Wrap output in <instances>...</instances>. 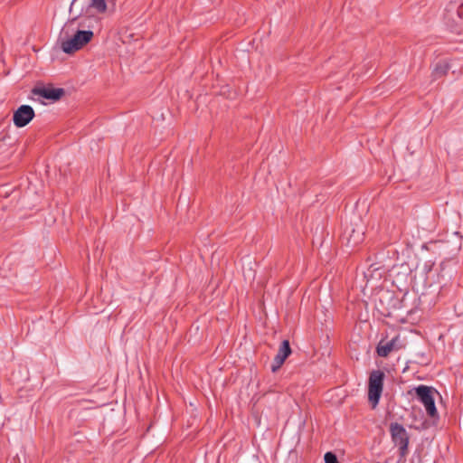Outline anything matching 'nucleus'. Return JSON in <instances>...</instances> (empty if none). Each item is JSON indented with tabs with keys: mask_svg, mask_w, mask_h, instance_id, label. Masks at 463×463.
Here are the masks:
<instances>
[{
	"mask_svg": "<svg viewBox=\"0 0 463 463\" xmlns=\"http://www.w3.org/2000/svg\"><path fill=\"white\" fill-rule=\"evenodd\" d=\"M74 19H71L62 29L61 34V48L65 53H73L81 49L93 37L92 31L77 30L72 35H69L70 28L73 25Z\"/></svg>",
	"mask_w": 463,
	"mask_h": 463,
	"instance_id": "1",
	"label": "nucleus"
},
{
	"mask_svg": "<svg viewBox=\"0 0 463 463\" xmlns=\"http://www.w3.org/2000/svg\"><path fill=\"white\" fill-rule=\"evenodd\" d=\"M384 373L380 371H373L369 376L368 401L374 409L380 401L383 388Z\"/></svg>",
	"mask_w": 463,
	"mask_h": 463,
	"instance_id": "2",
	"label": "nucleus"
},
{
	"mask_svg": "<svg viewBox=\"0 0 463 463\" xmlns=\"http://www.w3.org/2000/svg\"><path fill=\"white\" fill-rule=\"evenodd\" d=\"M414 392L419 401L425 407L427 414L435 418L438 416V411L435 406L434 392L435 390L432 387L426 385H419L414 388Z\"/></svg>",
	"mask_w": 463,
	"mask_h": 463,
	"instance_id": "3",
	"label": "nucleus"
},
{
	"mask_svg": "<svg viewBox=\"0 0 463 463\" xmlns=\"http://www.w3.org/2000/svg\"><path fill=\"white\" fill-rule=\"evenodd\" d=\"M392 439L399 447L401 456H405L408 451L409 435L405 428L397 422L390 426Z\"/></svg>",
	"mask_w": 463,
	"mask_h": 463,
	"instance_id": "4",
	"label": "nucleus"
},
{
	"mask_svg": "<svg viewBox=\"0 0 463 463\" xmlns=\"http://www.w3.org/2000/svg\"><path fill=\"white\" fill-rule=\"evenodd\" d=\"M34 117V111L29 105H22L14 111V123L18 128L26 126Z\"/></svg>",
	"mask_w": 463,
	"mask_h": 463,
	"instance_id": "5",
	"label": "nucleus"
},
{
	"mask_svg": "<svg viewBox=\"0 0 463 463\" xmlns=\"http://www.w3.org/2000/svg\"><path fill=\"white\" fill-rule=\"evenodd\" d=\"M33 93L43 99L56 101L64 95L65 91L61 88H40L34 89Z\"/></svg>",
	"mask_w": 463,
	"mask_h": 463,
	"instance_id": "6",
	"label": "nucleus"
},
{
	"mask_svg": "<svg viewBox=\"0 0 463 463\" xmlns=\"http://www.w3.org/2000/svg\"><path fill=\"white\" fill-rule=\"evenodd\" d=\"M400 342L399 337L396 336L388 342H380L377 345V354L381 357H386L393 350H398V343Z\"/></svg>",
	"mask_w": 463,
	"mask_h": 463,
	"instance_id": "7",
	"label": "nucleus"
},
{
	"mask_svg": "<svg viewBox=\"0 0 463 463\" xmlns=\"http://www.w3.org/2000/svg\"><path fill=\"white\" fill-rule=\"evenodd\" d=\"M291 354V349L289 346V342L288 340H284L279 349L278 354L275 356V362L278 364H284L285 360Z\"/></svg>",
	"mask_w": 463,
	"mask_h": 463,
	"instance_id": "8",
	"label": "nucleus"
},
{
	"mask_svg": "<svg viewBox=\"0 0 463 463\" xmlns=\"http://www.w3.org/2000/svg\"><path fill=\"white\" fill-rule=\"evenodd\" d=\"M90 9H94L97 13L102 14L107 10L106 0H90L88 8L85 14H88Z\"/></svg>",
	"mask_w": 463,
	"mask_h": 463,
	"instance_id": "9",
	"label": "nucleus"
},
{
	"mask_svg": "<svg viewBox=\"0 0 463 463\" xmlns=\"http://www.w3.org/2000/svg\"><path fill=\"white\" fill-rule=\"evenodd\" d=\"M325 463H338L336 456L333 452H326L324 457Z\"/></svg>",
	"mask_w": 463,
	"mask_h": 463,
	"instance_id": "10",
	"label": "nucleus"
},
{
	"mask_svg": "<svg viewBox=\"0 0 463 463\" xmlns=\"http://www.w3.org/2000/svg\"><path fill=\"white\" fill-rule=\"evenodd\" d=\"M79 1L80 0H73L71 5V7H70V13L71 14H73L74 10L77 8V5L79 4Z\"/></svg>",
	"mask_w": 463,
	"mask_h": 463,
	"instance_id": "11",
	"label": "nucleus"
},
{
	"mask_svg": "<svg viewBox=\"0 0 463 463\" xmlns=\"http://www.w3.org/2000/svg\"><path fill=\"white\" fill-rule=\"evenodd\" d=\"M249 462L250 463H260L258 456L256 455H251L250 458H249Z\"/></svg>",
	"mask_w": 463,
	"mask_h": 463,
	"instance_id": "12",
	"label": "nucleus"
},
{
	"mask_svg": "<svg viewBox=\"0 0 463 463\" xmlns=\"http://www.w3.org/2000/svg\"><path fill=\"white\" fill-rule=\"evenodd\" d=\"M283 364H278L277 362H273V364L271 365L272 372H276Z\"/></svg>",
	"mask_w": 463,
	"mask_h": 463,
	"instance_id": "13",
	"label": "nucleus"
},
{
	"mask_svg": "<svg viewBox=\"0 0 463 463\" xmlns=\"http://www.w3.org/2000/svg\"><path fill=\"white\" fill-rule=\"evenodd\" d=\"M358 241H359V240H355V241H354V244H355V243H358Z\"/></svg>",
	"mask_w": 463,
	"mask_h": 463,
	"instance_id": "14",
	"label": "nucleus"
}]
</instances>
